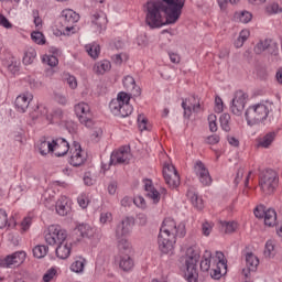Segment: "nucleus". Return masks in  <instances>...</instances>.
Wrapping results in <instances>:
<instances>
[{"label":"nucleus","instance_id":"5701e85b","mask_svg":"<svg viewBox=\"0 0 282 282\" xmlns=\"http://www.w3.org/2000/svg\"><path fill=\"white\" fill-rule=\"evenodd\" d=\"M57 215L65 217L72 210V207L67 204V197L62 196L55 205Z\"/></svg>","mask_w":282,"mask_h":282},{"label":"nucleus","instance_id":"bf43d9fd","mask_svg":"<svg viewBox=\"0 0 282 282\" xmlns=\"http://www.w3.org/2000/svg\"><path fill=\"white\" fill-rule=\"evenodd\" d=\"M112 219L113 216L109 212L101 213L100 215V224H108L109 221H112Z\"/></svg>","mask_w":282,"mask_h":282},{"label":"nucleus","instance_id":"6e6552de","mask_svg":"<svg viewBox=\"0 0 282 282\" xmlns=\"http://www.w3.org/2000/svg\"><path fill=\"white\" fill-rule=\"evenodd\" d=\"M248 99V95L243 93V90H238L235 93L234 99L231 100V112L234 116H241L243 113V109H246V100Z\"/></svg>","mask_w":282,"mask_h":282},{"label":"nucleus","instance_id":"69168bd1","mask_svg":"<svg viewBox=\"0 0 282 282\" xmlns=\"http://www.w3.org/2000/svg\"><path fill=\"white\" fill-rule=\"evenodd\" d=\"M219 140L220 138L218 134H213L207 137L206 142L207 144H219Z\"/></svg>","mask_w":282,"mask_h":282},{"label":"nucleus","instance_id":"79ce46f5","mask_svg":"<svg viewBox=\"0 0 282 282\" xmlns=\"http://www.w3.org/2000/svg\"><path fill=\"white\" fill-rule=\"evenodd\" d=\"M176 237H180L181 239L186 237V225L184 223H181L178 226L175 223L174 239H176Z\"/></svg>","mask_w":282,"mask_h":282},{"label":"nucleus","instance_id":"1a4fd4ad","mask_svg":"<svg viewBox=\"0 0 282 282\" xmlns=\"http://www.w3.org/2000/svg\"><path fill=\"white\" fill-rule=\"evenodd\" d=\"M90 108L88 104L79 102L75 105V113L82 124L85 127H91L94 121L91 120V113L89 112Z\"/></svg>","mask_w":282,"mask_h":282},{"label":"nucleus","instance_id":"338daca9","mask_svg":"<svg viewBox=\"0 0 282 282\" xmlns=\"http://www.w3.org/2000/svg\"><path fill=\"white\" fill-rule=\"evenodd\" d=\"M8 69L11 72V74H17V72H19V63L12 62L8 65Z\"/></svg>","mask_w":282,"mask_h":282},{"label":"nucleus","instance_id":"a211bd4d","mask_svg":"<svg viewBox=\"0 0 282 282\" xmlns=\"http://www.w3.org/2000/svg\"><path fill=\"white\" fill-rule=\"evenodd\" d=\"M74 147L75 151L69 159V164H72V166H83L87 160L83 156V148H80V143L77 142H74Z\"/></svg>","mask_w":282,"mask_h":282},{"label":"nucleus","instance_id":"13d9d810","mask_svg":"<svg viewBox=\"0 0 282 282\" xmlns=\"http://www.w3.org/2000/svg\"><path fill=\"white\" fill-rule=\"evenodd\" d=\"M273 250H274V242H272V240H268L265 243L264 257H270Z\"/></svg>","mask_w":282,"mask_h":282},{"label":"nucleus","instance_id":"3c124183","mask_svg":"<svg viewBox=\"0 0 282 282\" xmlns=\"http://www.w3.org/2000/svg\"><path fill=\"white\" fill-rule=\"evenodd\" d=\"M102 138V128H95L91 133V139L94 142H100V139Z\"/></svg>","mask_w":282,"mask_h":282},{"label":"nucleus","instance_id":"2f4dec72","mask_svg":"<svg viewBox=\"0 0 282 282\" xmlns=\"http://www.w3.org/2000/svg\"><path fill=\"white\" fill-rule=\"evenodd\" d=\"M213 259V253L208 250L205 251L204 259L200 261V270L202 272H208L210 270V263Z\"/></svg>","mask_w":282,"mask_h":282},{"label":"nucleus","instance_id":"4be33fe9","mask_svg":"<svg viewBox=\"0 0 282 282\" xmlns=\"http://www.w3.org/2000/svg\"><path fill=\"white\" fill-rule=\"evenodd\" d=\"M55 254L58 259H68L69 254H72V245L67 242H62L57 245L55 249Z\"/></svg>","mask_w":282,"mask_h":282},{"label":"nucleus","instance_id":"cd10ccee","mask_svg":"<svg viewBox=\"0 0 282 282\" xmlns=\"http://www.w3.org/2000/svg\"><path fill=\"white\" fill-rule=\"evenodd\" d=\"M264 224L272 228V226H276V212L274 209H264Z\"/></svg>","mask_w":282,"mask_h":282},{"label":"nucleus","instance_id":"0e129e2a","mask_svg":"<svg viewBox=\"0 0 282 282\" xmlns=\"http://www.w3.org/2000/svg\"><path fill=\"white\" fill-rule=\"evenodd\" d=\"M116 191H118V182L112 181L108 185V193L109 195H116Z\"/></svg>","mask_w":282,"mask_h":282},{"label":"nucleus","instance_id":"412c9836","mask_svg":"<svg viewBox=\"0 0 282 282\" xmlns=\"http://www.w3.org/2000/svg\"><path fill=\"white\" fill-rule=\"evenodd\" d=\"M144 191L147 197L153 200V204H160V192L155 189L153 186V182L151 180H147L144 184Z\"/></svg>","mask_w":282,"mask_h":282},{"label":"nucleus","instance_id":"c9c22d12","mask_svg":"<svg viewBox=\"0 0 282 282\" xmlns=\"http://www.w3.org/2000/svg\"><path fill=\"white\" fill-rule=\"evenodd\" d=\"M177 170L175 169V165L166 163L163 166V177L164 180H169L171 175H177Z\"/></svg>","mask_w":282,"mask_h":282},{"label":"nucleus","instance_id":"49530a36","mask_svg":"<svg viewBox=\"0 0 282 282\" xmlns=\"http://www.w3.org/2000/svg\"><path fill=\"white\" fill-rule=\"evenodd\" d=\"M223 226L226 228L225 232L227 235H232V232H235V230H237V223H235V221H229V223L225 221L223 224Z\"/></svg>","mask_w":282,"mask_h":282},{"label":"nucleus","instance_id":"39448f33","mask_svg":"<svg viewBox=\"0 0 282 282\" xmlns=\"http://www.w3.org/2000/svg\"><path fill=\"white\" fill-rule=\"evenodd\" d=\"M259 186L264 195H272L279 186V176L274 170H265L259 176Z\"/></svg>","mask_w":282,"mask_h":282},{"label":"nucleus","instance_id":"e2e57ef3","mask_svg":"<svg viewBox=\"0 0 282 282\" xmlns=\"http://www.w3.org/2000/svg\"><path fill=\"white\" fill-rule=\"evenodd\" d=\"M202 230H203V235L205 237H208L210 232H213V226H210V224L208 223H204L202 226Z\"/></svg>","mask_w":282,"mask_h":282},{"label":"nucleus","instance_id":"a18cd8bd","mask_svg":"<svg viewBox=\"0 0 282 282\" xmlns=\"http://www.w3.org/2000/svg\"><path fill=\"white\" fill-rule=\"evenodd\" d=\"M109 69H111V62L107 59L101 61L98 66V73L105 74V72H109Z\"/></svg>","mask_w":282,"mask_h":282},{"label":"nucleus","instance_id":"7ed1b4c3","mask_svg":"<svg viewBox=\"0 0 282 282\" xmlns=\"http://www.w3.org/2000/svg\"><path fill=\"white\" fill-rule=\"evenodd\" d=\"M274 104L272 102L268 105L256 104L250 106L245 112V118L249 127H254V124H260V122H264V120H268V116H270Z\"/></svg>","mask_w":282,"mask_h":282},{"label":"nucleus","instance_id":"bb28decb","mask_svg":"<svg viewBox=\"0 0 282 282\" xmlns=\"http://www.w3.org/2000/svg\"><path fill=\"white\" fill-rule=\"evenodd\" d=\"M130 100H131V95L128 94L127 98L121 104V108L119 111V115H121V118H127L131 116V113H133V106L129 104Z\"/></svg>","mask_w":282,"mask_h":282},{"label":"nucleus","instance_id":"9b49d317","mask_svg":"<svg viewBox=\"0 0 282 282\" xmlns=\"http://www.w3.org/2000/svg\"><path fill=\"white\" fill-rule=\"evenodd\" d=\"M25 251H18L0 260V268H19L25 261Z\"/></svg>","mask_w":282,"mask_h":282},{"label":"nucleus","instance_id":"ea45409f","mask_svg":"<svg viewBox=\"0 0 282 282\" xmlns=\"http://www.w3.org/2000/svg\"><path fill=\"white\" fill-rule=\"evenodd\" d=\"M224 252L221 251H216V257H212V260L216 265H223L225 270L228 268V264L226 263V260H224Z\"/></svg>","mask_w":282,"mask_h":282},{"label":"nucleus","instance_id":"680f3d73","mask_svg":"<svg viewBox=\"0 0 282 282\" xmlns=\"http://www.w3.org/2000/svg\"><path fill=\"white\" fill-rule=\"evenodd\" d=\"M210 276L212 279H216V280L221 279V267H219V264H216V269H213Z\"/></svg>","mask_w":282,"mask_h":282},{"label":"nucleus","instance_id":"b1692460","mask_svg":"<svg viewBox=\"0 0 282 282\" xmlns=\"http://www.w3.org/2000/svg\"><path fill=\"white\" fill-rule=\"evenodd\" d=\"M76 235L83 237V239H91L94 237V228L87 224H80L75 229Z\"/></svg>","mask_w":282,"mask_h":282},{"label":"nucleus","instance_id":"9d476101","mask_svg":"<svg viewBox=\"0 0 282 282\" xmlns=\"http://www.w3.org/2000/svg\"><path fill=\"white\" fill-rule=\"evenodd\" d=\"M130 160L131 148L124 145L111 153L110 164H129Z\"/></svg>","mask_w":282,"mask_h":282},{"label":"nucleus","instance_id":"7c9ffc66","mask_svg":"<svg viewBox=\"0 0 282 282\" xmlns=\"http://www.w3.org/2000/svg\"><path fill=\"white\" fill-rule=\"evenodd\" d=\"M48 251L50 247L45 245H37L33 248V257H35V259H43L47 256Z\"/></svg>","mask_w":282,"mask_h":282},{"label":"nucleus","instance_id":"20e7f679","mask_svg":"<svg viewBox=\"0 0 282 282\" xmlns=\"http://www.w3.org/2000/svg\"><path fill=\"white\" fill-rule=\"evenodd\" d=\"M186 256L187 259L185 261V276H187L188 282H197V279H199V273H197V263L199 262L200 259L199 250L189 247L186 251Z\"/></svg>","mask_w":282,"mask_h":282},{"label":"nucleus","instance_id":"f8f14e48","mask_svg":"<svg viewBox=\"0 0 282 282\" xmlns=\"http://www.w3.org/2000/svg\"><path fill=\"white\" fill-rule=\"evenodd\" d=\"M80 15L72 9H65L62 11L61 21L64 23L67 32L74 30V23H78Z\"/></svg>","mask_w":282,"mask_h":282},{"label":"nucleus","instance_id":"f704fd0d","mask_svg":"<svg viewBox=\"0 0 282 282\" xmlns=\"http://www.w3.org/2000/svg\"><path fill=\"white\" fill-rule=\"evenodd\" d=\"M85 262H86V260L83 258L73 262L70 264L72 272H76L77 274H80V272H83V270H85Z\"/></svg>","mask_w":282,"mask_h":282},{"label":"nucleus","instance_id":"0eeeda50","mask_svg":"<svg viewBox=\"0 0 282 282\" xmlns=\"http://www.w3.org/2000/svg\"><path fill=\"white\" fill-rule=\"evenodd\" d=\"M65 239H67V231L61 228L59 225H51L48 227L45 235V241L48 246L65 243Z\"/></svg>","mask_w":282,"mask_h":282},{"label":"nucleus","instance_id":"dca6fc26","mask_svg":"<svg viewBox=\"0 0 282 282\" xmlns=\"http://www.w3.org/2000/svg\"><path fill=\"white\" fill-rule=\"evenodd\" d=\"M33 99L34 95H32L31 93H25L18 96L15 99V109H18L20 113H25V111L30 107V102H32Z\"/></svg>","mask_w":282,"mask_h":282},{"label":"nucleus","instance_id":"c756f323","mask_svg":"<svg viewBox=\"0 0 282 282\" xmlns=\"http://www.w3.org/2000/svg\"><path fill=\"white\" fill-rule=\"evenodd\" d=\"M37 149H39V152L41 153V155H47V153H53V151H54L53 141L50 142L46 140H42L37 144Z\"/></svg>","mask_w":282,"mask_h":282},{"label":"nucleus","instance_id":"a878e982","mask_svg":"<svg viewBox=\"0 0 282 282\" xmlns=\"http://www.w3.org/2000/svg\"><path fill=\"white\" fill-rule=\"evenodd\" d=\"M123 87L128 89V91H132L133 96H140L141 90L138 85H135V79L131 76H126L123 79Z\"/></svg>","mask_w":282,"mask_h":282},{"label":"nucleus","instance_id":"de8ad7c7","mask_svg":"<svg viewBox=\"0 0 282 282\" xmlns=\"http://www.w3.org/2000/svg\"><path fill=\"white\" fill-rule=\"evenodd\" d=\"M43 63H47L50 67H56L58 65V57L55 55H48L46 57H43Z\"/></svg>","mask_w":282,"mask_h":282},{"label":"nucleus","instance_id":"8fccbe9b","mask_svg":"<svg viewBox=\"0 0 282 282\" xmlns=\"http://www.w3.org/2000/svg\"><path fill=\"white\" fill-rule=\"evenodd\" d=\"M239 20L241 23H250L252 21V13L248 11H242L240 13Z\"/></svg>","mask_w":282,"mask_h":282},{"label":"nucleus","instance_id":"393cba45","mask_svg":"<svg viewBox=\"0 0 282 282\" xmlns=\"http://www.w3.org/2000/svg\"><path fill=\"white\" fill-rule=\"evenodd\" d=\"M135 265L133 258L129 254H124L120 257L119 268L123 270V272H131Z\"/></svg>","mask_w":282,"mask_h":282},{"label":"nucleus","instance_id":"72a5a7b5","mask_svg":"<svg viewBox=\"0 0 282 282\" xmlns=\"http://www.w3.org/2000/svg\"><path fill=\"white\" fill-rule=\"evenodd\" d=\"M189 197L193 206L196 207L197 210L204 209V199H202V197L195 193H189Z\"/></svg>","mask_w":282,"mask_h":282},{"label":"nucleus","instance_id":"774afa93","mask_svg":"<svg viewBox=\"0 0 282 282\" xmlns=\"http://www.w3.org/2000/svg\"><path fill=\"white\" fill-rule=\"evenodd\" d=\"M133 202L135 205L140 206L141 208H144V206H147V202L142 196H138L137 198L133 199Z\"/></svg>","mask_w":282,"mask_h":282},{"label":"nucleus","instance_id":"423d86ee","mask_svg":"<svg viewBox=\"0 0 282 282\" xmlns=\"http://www.w3.org/2000/svg\"><path fill=\"white\" fill-rule=\"evenodd\" d=\"M135 224V220L133 217H126L123 220H121L116 229V237L118 239V248L119 250H129V241L124 237L126 235H129L131 232V227Z\"/></svg>","mask_w":282,"mask_h":282},{"label":"nucleus","instance_id":"052dcab7","mask_svg":"<svg viewBox=\"0 0 282 282\" xmlns=\"http://www.w3.org/2000/svg\"><path fill=\"white\" fill-rule=\"evenodd\" d=\"M77 202H78L80 208H87V206H89V199L85 195L79 196L77 198Z\"/></svg>","mask_w":282,"mask_h":282},{"label":"nucleus","instance_id":"6e6d98bb","mask_svg":"<svg viewBox=\"0 0 282 282\" xmlns=\"http://www.w3.org/2000/svg\"><path fill=\"white\" fill-rule=\"evenodd\" d=\"M215 105H216V108H215L216 113H221V111H224V100L221 99V97L216 96Z\"/></svg>","mask_w":282,"mask_h":282},{"label":"nucleus","instance_id":"864d4df0","mask_svg":"<svg viewBox=\"0 0 282 282\" xmlns=\"http://www.w3.org/2000/svg\"><path fill=\"white\" fill-rule=\"evenodd\" d=\"M54 276H56V269H54V268L48 269L46 271V273L43 275V281L50 282V281H52V279H54Z\"/></svg>","mask_w":282,"mask_h":282},{"label":"nucleus","instance_id":"4468645a","mask_svg":"<svg viewBox=\"0 0 282 282\" xmlns=\"http://www.w3.org/2000/svg\"><path fill=\"white\" fill-rule=\"evenodd\" d=\"M53 153L55 158H63L69 153V142L63 138L53 139Z\"/></svg>","mask_w":282,"mask_h":282},{"label":"nucleus","instance_id":"a19ab883","mask_svg":"<svg viewBox=\"0 0 282 282\" xmlns=\"http://www.w3.org/2000/svg\"><path fill=\"white\" fill-rule=\"evenodd\" d=\"M170 188H177L180 186V174H173L169 178H164Z\"/></svg>","mask_w":282,"mask_h":282},{"label":"nucleus","instance_id":"603ef678","mask_svg":"<svg viewBox=\"0 0 282 282\" xmlns=\"http://www.w3.org/2000/svg\"><path fill=\"white\" fill-rule=\"evenodd\" d=\"M253 214L258 219H263V217L265 215V206L260 205V206L256 207L253 210Z\"/></svg>","mask_w":282,"mask_h":282},{"label":"nucleus","instance_id":"e433bc0d","mask_svg":"<svg viewBox=\"0 0 282 282\" xmlns=\"http://www.w3.org/2000/svg\"><path fill=\"white\" fill-rule=\"evenodd\" d=\"M220 126L223 131H226L228 133L230 131V115L229 113H223L220 116Z\"/></svg>","mask_w":282,"mask_h":282},{"label":"nucleus","instance_id":"2eb2a0df","mask_svg":"<svg viewBox=\"0 0 282 282\" xmlns=\"http://www.w3.org/2000/svg\"><path fill=\"white\" fill-rule=\"evenodd\" d=\"M265 51L269 54H273L274 56H276V52H279V47L276 46V43L272 42V40L260 41L254 46L256 54H263V52Z\"/></svg>","mask_w":282,"mask_h":282},{"label":"nucleus","instance_id":"4c0bfd02","mask_svg":"<svg viewBox=\"0 0 282 282\" xmlns=\"http://www.w3.org/2000/svg\"><path fill=\"white\" fill-rule=\"evenodd\" d=\"M31 39L37 45H45V35L41 31H33L31 33Z\"/></svg>","mask_w":282,"mask_h":282},{"label":"nucleus","instance_id":"f03ea898","mask_svg":"<svg viewBox=\"0 0 282 282\" xmlns=\"http://www.w3.org/2000/svg\"><path fill=\"white\" fill-rule=\"evenodd\" d=\"M175 239V220L173 218H165L160 228L158 243L159 249L163 254H169L176 243Z\"/></svg>","mask_w":282,"mask_h":282},{"label":"nucleus","instance_id":"4d7b16f0","mask_svg":"<svg viewBox=\"0 0 282 282\" xmlns=\"http://www.w3.org/2000/svg\"><path fill=\"white\" fill-rule=\"evenodd\" d=\"M0 25L2 28H6V30H11L12 28L10 20H8V18H6V15H3L2 13H0Z\"/></svg>","mask_w":282,"mask_h":282},{"label":"nucleus","instance_id":"5fc2aeb1","mask_svg":"<svg viewBox=\"0 0 282 282\" xmlns=\"http://www.w3.org/2000/svg\"><path fill=\"white\" fill-rule=\"evenodd\" d=\"M267 12H269V14H279L282 12V8L279 7V3H273L270 7H267Z\"/></svg>","mask_w":282,"mask_h":282},{"label":"nucleus","instance_id":"aec40b11","mask_svg":"<svg viewBox=\"0 0 282 282\" xmlns=\"http://www.w3.org/2000/svg\"><path fill=\"white\" fill-rule=\"evenodd\" d=\"M91 23L95 25L97 32H102L107 28V15L102 11H96L91 14Z\"/></svg>","mask_w":282,"mask_h":282},{"label":"nucleus","instance_id":"09e8293b","mask_svg":"<svg viewBox=\"0 0 282 282\" xmlns=\"http://www.w3.org/2000/svg\"><path fill=\"white\" fill-rule=\"evenodd\" d=\"M6 226H10L8 224V213L0 208V229L6 228Z\"/></svg>","mask_w":282,"mask_h":282},{"label":"nucleus","instance_id":"37998d69","mask_svg":"<svg viewBox=\"0 0 282 282\" xmlns=\"http://www.w3.org/2000/svg\"><path fill=\"white\" fill-rule=\"evenodd\" d=\"M138 124L141 131H149V128L147 127V124H149V119H147L144 115L138 116Z\"/></svg>","mask_w":282,"mask_h":282},{"label":"nucleus","instance_id":"c03bdc74","mask_svg":"<svg viewBox=\"0 0 282 282\" xmlns=\"http://www.w3.org/2000/svg\"><path fill=\"white\" fill-rule=\"evenodd\" d=\"M207 120L209 122V131H212V133L217 132V116L212 113L208 116Z\"/></svg>","mask_w":282,"mask_h":282},{"label":"nucleus","instance_id":"c85d7f7f","mask_svg":"<svg viewBox=\"0 0 282 282\" xmlns=\"http://www.w3.org/2000/svg\"><path fill=\"white\" fill-rule=\"evenodd\" d=\"M274 138H276V132H268L264 137L259 139L258 147H262V149H268L274 142Z\"/></svg>","mask_w":282,"mask_h":282},{"label":"nucleus","instance_id":"473e14b6","mask_svg":"<svg viewBox=\"0 0 282 282\" xmlns=\"http://www.w3.org/2000/svg\"><path fill=\"white\" fill-rule=\"evenodd\" d=\"M36 58V50L29 47L25 52H24V56L22 59V63L24 65H32V63H34V59Z\"/></svg>","mask_w":282,"mask_h":282},{"label":"nucleus","instance_id":"58836bf2","mask_svg":"<svg viewBox=\"0 0 282 282\" xmlns=\"http://www.w3.org/2000/svg\"><path fill=\"white\" fill-rule=\"evenodd\" d=\"M86 52L87 54H89L91 58H97L98 55L100 54V45H96V44L86 45Z\"/></svg>","mask_w":282,"mask_h":282},{"label":"nucleus","instance_id":"f3484780","mask_svg":"<svg viewBox=\"0 0 282 282\" xmlns=\"http://www.w3.org/2000/svg\"><path fill=\"white\" fill-rule=\"evenodd\" d=\"M246 263L247 269H243L242 273L246 278H248L251 272H257V268H259V258H257L254 253L248 252L246 254Z\"/></svg>","mask_w":282,"mask_h":282},{"label":"nucleus","instance_id":"ddd939ff","mask_svg":"<svg viewBox=\"0 0 282 282\" xmlns=\"http://www.w3.org/2000/svg\"><path fill=\"white\" fill-rule=\"evenodd\" d=\"M195 173L203 186H210L213 184V178L210 177V172L206 169V165L202 161H197L195 166Z\"/></svg>","mask_w":282,"mask_h":282},{"label":"nucleus","instance_id":"f257e3e1","mask_svg":"<svg viewBox=\"0 0 282 282\" xmlns=\"http://www.w3.org/2000/svg\"><path fill=\"white\" fill-rule=\"evenodd\" d=\"M144 9L147 25H149L151 30H155L163 25H173V23H177L180 17H182L184 4L173 0H149L144 4Z\"/></svg>","mask_w":282,"mask_h":282},{"label":"nucleus","instance_id":"6ab92c4d","mask_svg":"<svg viewBox=\"0 0 282 282\" xmlns=\"http://www.w3.org/2000/svg\"><path fill=\"white\" fill-rule=\"evenodd\" d=\"M128 94L124 91H121L118 94L116 99H112L109 104V109L115 116H120V109L122 107V102L127 100Z\"/></svg>","mask_w":282,"mask_h":282}]
</instances>
